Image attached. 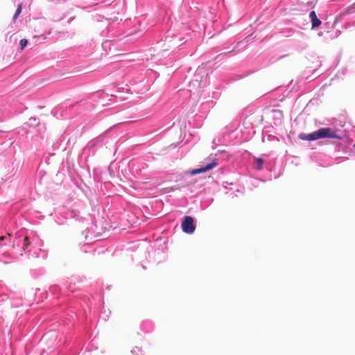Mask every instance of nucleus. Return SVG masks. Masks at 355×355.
Here are the masks:
<instances>
[{
  "mask_svg": "<svg viewBox=\"0 0 355 355\" xmlns=\"http://www.w3.org/2000/svg\"><path fill=\"white\" fill-rule=\"evenodd\" d=\"M302 140L313 141L322 138H340L337 131L330 128H323L310 134L302 133L299 135Z\"/></svg>",
  "mask_w": 355,
  "mask_h": 355,
  "instance_id": "nucleus-1",
  "label": "nucleus"
},
{
  "mask_svg": "<svg viewBox=\"0 0 355 355\" xmlns=\"http://www.w3.org/2000/svg\"><path fill=\"white\" fill-rule=\"evenodd\" d=\"M182 231L187 234H192L196 230L193 224V218L191 216H185L182 222Z\"/></svg>",
  "mask_w": 355,
  "mask_h": 355,
  "instance_id": "nucleus-2",
  "label": "nucleus"
},
{
  "mask_svg": "<svg viewBox=\"0 0 355 355\" xmlns=\"http://www.w3.org/2000/svg\"><path fill=\"white\" fill-rule=\"evenodd\" d=\"M217 165H218V160L216 159H212V161L210 163L207 164L206 166H202L199 168L193 169L190 172V174L193 175H196L198 173H205L207 171H209L213 169Z\"/></svg>",
  "mask_w": 355,
  "mask_h": 355,
  "instance_id": "nucleus-3",
  "label": "nucleus"
},
{
  "mask_svg": "<svg viewBox=\"0 0 355 355\" xmlns=\"http://www.w3.org/2000/svg\"><path fill=\"white\" fill-rule=\"evenodd\" d=\"M311 21V28L313 29L319 27L321 25V21L318 18L315 11H311L309 14Z\"/></svg>",
  "mask_w": 355,
  "mask_h": 355,
  "instance_id": "nucleus-4",
  "label": "nucleus"
},
{
  "mask_svg": "<svg viewBox=\"0 0 355 355\" xmlns=\"http://www.w3.org/2000/svg\"><path fill=\"white\" fill-rule=\"evenodd\" d=\"M263 160L261 158L255 159V168L261 170L263 168Z\"/></svg>",
  "mask_w": 355,
  "mask_h": 355,
  "instance_id": "nucleus-5",
  "label": "nucleus"
},
{
  "mask_svg": "<svg viewBox=\"0 0 355 355\" xmlns=\"http://www.w3.org/2000/svg\"><path fill=\"white\" fill-rule=\"evenodd\" d=\"M21 10H22V6L21 4H19L17 8V10L14 15V17H13V20L15 21L16 19L17 18V17L20 15V13L21 12Z\"/></svg>",
  "mask_w": 355,
  "mask_h": 355,
  "instance_id": "nucleus-6",
  "label": "nucleus"
},
{
  "mask_svg": "<svg viewBox=\"0 0 355 355\" xmlns=\"http://www.w3.org/2000/svg\"><path fill=\"white\" fill-rule=\"evenodd\" d=\"M28 40L26 39H21L19 42L20 50L22 51L27 45Z\"/></svg>",
  "mask_w": 355,
  "mask_h": 355,
  "instance_id": "nucleus-7",
  "label": "nucleus"
},
{
  "mask_svg": "<svg viewBox=\"0 0 355 355\" xmlns=\"http://www.w3.org/2000/svg\"><path fill=\"white\" fill-rule=\"evenodd\" d=\"M24 242H25V243L24 244L23 249L25 250L26 249V248L30 245L28 236H26L24 238Z\"/></svg>",
  "mask_w": 355,
  "mask_h": 355,
  "instance_id": "nucleus-8",
  "label": "nucleus"
},
{
  "mask_svg": "<svg viewBox=\"0 0 355 355\" xmlns=\"http://www.w3.org/2000/svg\"><path fill=\"white\" fill-rule=\"evenodd\" d=\"M4 238H5L4 236H1V237H0V239H1V240H3V239H4Z\"/></svg>",
  "mask_w": 355,
  "mask_h": 355,
  "instance_id": "nucleus-9",
  "label": "nucleus"
},
{
  "mask_svg": "<svg viewBox=\"0 0 355 355\" xmlns=\"http://www.w3.org/2000/svg\"><path fill=\"white\" fill-rule=\"evenodd\" d=\"M354 148H355V144L354 145Z\"/></svg>",
  "mask_w": 355,
  "mask_h": 355,
  "instance_id": "nucleus-10",
  "label": "nucleus"
}]
</instances>
